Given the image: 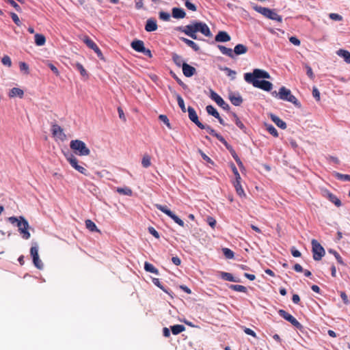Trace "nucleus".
I'll return each mask as SVG.
<instances>
[{
    "label": "nucleus",
    "mask_w": 350,
    "mask_h": 350,
    "mask_svg": "<svg viewBox=\"0 0 350 350\" xmlns=\"http://www.w3.org/2000/svg\"><path fill=\"white\" fill-rule=\"evenodd\" d=\"M83 41L90 49H92L96 53L97 56L100 59H105L102 51L91 38H90L88 36H85L83 38Z\"/></svg>",
    "instance_id": "nucleus-11"
},
{
    "label": "nucleus",
    "mask_w": 350,
    "mask_h": 350,
    "mask_svg": "<svg viewBox=\"0 0 350 350\" xmlns=\"http://www.w3.org/2000/svg\"><path fill=\"white\" fill-rule=\"evenodd\" d=\"M243 332L247 334V335H250V336H253L254 338H257V336L256 334V333L254 332V331H253L252 329H251L250 328H248V327H243Z\"/></svg>",
    "instance_id": "nucleus-62"
},
{
    "label": "nucleus",
    "mask_w": 350,
    "mask_h": 350,
    "mask_svg": "<svg viewBox=\"0 0 350 350\" xmlns=\"http://www.w3.org/2000/svg\"><path fill=\"white\" fill-rule=\"evenodd\" d=\"M217 139L226 147L229 152H230V150H234V148L230 145L228 144L226 140L221 135H220V137Z\"/></svg>",
    "instance_id": "nucleus-59"
},
{
    "label": "nucleus",
    "mask_w": 350,
    "mask_h": 350,
    "mask_svg": "<svg viewBox=\"0 0 350 350\" xmlns=\"http://www.w3.org/2000/svg\"><path fill=\"white\" fill-rule=\"evenodd\" d=\"M271 76L268 72L264 70L255 68L252 72H246L244 74L245 81L252 84L254 88L261 89L265 91H270L273 88V84L265 80L260 79H270Z\"/></svg>",
    "instance_id": "nucleus-1"
},
{
    "label": "nucleus",
    "mask_w": 350,
    "mask_h": 350,
    "mask_svg": "<svg viewBox=\"0 0 350 350\" xmlns=\"http://www.w3.org/2000/svg\"><path fill=\"white\" fill-rule=\"evenodd\" d=\"M159 18L163 21H167L170 18V15L167 12L161 11L159 12Z\"/></svg>",
    "instance_id": "nucleus-53"
},
{
    "label": "nucleus",
    "mask_w": 350,
    "mask_h": 350,
    "mask_svg": "<svg viewBox=\"0 0 350 350\" xmlns=\"http://www.w3.org/2000/svg\"><path fill=\"white\" fill-rule=\"evenodd\" d=\"M116 191L120 194L129 196H131L133 193L132 190L129 187H124V188L118 187L116 189Z\"/></svg>",
    "instance_id": "nucleus-40"
},
{
    "label": "nucleus",
    "mask_w": 350,
    "mask_h": 350,
    "mask_svg": "<svg viewBox=\"0 0 350 350\" xmlns=\"http://www.w3.org/2000/svg\"><path fill=\"white\" fill-rule=\"evenodd\" d=\"M20 70L25 73L29 74V66L25 62H21L19 64Z\"/></svg>",
    "instance_id": "nucleus-63"
},
{
    "label": "nucleus",
    "mask_w": 350,
    "mask_h": 350,
    "mask_svg": "<svg viewBox=\"0 0 350 350\" xmlns=\"http://www.w3.org/2000/svg\"><path fill=\"white\" fill-rule=\"evenodd\" d=\"M222 70L225 71L226 75L231 77V79H235V76H236V71L234 70H231L230 68H228V67H225L224 68L221 69Z\"/></svg>",
    "instance_id": "nucleus-45"
},
{
    "label": "nucleus",
    "mask_w": 350,
    "mask_h": 350,
    "mask_svg": "<svg viewBox=\"0 0 350 350\" xmlns=\"http://www.w3.org/2000/svg\"><path fill=\"white\" fill-rule=\"evenodd\" d=\"M46 42V38L44 35L36 33L35 35V43L37 46H43Z\"/></svg>",
    "instance_id": "nucleus-31"
},
{
    "label": "nucleus",
    "mask_w": 350,
    "mask_h": 350,
    "mask_svg": "<svg viewBox=\"0 0 350 350\" xmlns=\"http://www.w3.org/2000/svg\"><path fill=\"white\" fill-rule=\"evenodd\" d=\"M75 68L79 71L81 76L88 78V74L81 64L76 63Z\"/></svg>",
    "instance_id": "nucleus-44"
},
{
    "label": "nucleus",
    "mask_w": 350,
    "mask_h": 350,
    "mask_svg": "<svg viewBox=\"0 0 350 350\" xmlns=\"http://www.w3.org/2000/svg\"><path fill=\"white\" fill-rule=\"evenodd\" d=\"M272 94H275V95L277 96H278V98L280 99L292 103L295 106L300 105V104H299L298 100L296 98V97L291 94V90L286 88L284 86L281 87L279 89L278 93H277L276 92H274Z\"/></svg>",
    "instance_id": "nucleus-6"
},
{
    "label": "nucleus",
    "mask_w": 350,
    "mask_h": 350,
    "mask_svg": "<svg viewBox=\"0 0 350 350\" xmlns=\"http://www.w3.org/2000/svg\"><path fill=\"white\" fill-rule=\"evenodd\" d=\"M8 221L12 224H16L18 232L21 234L22 237L24 239H29L31 237V234L28 231V229L29 228V225L27 219L23 216H20L18 217L12 216L8 218Z\"/></svg>",
    "instance_id": "nucleus-3"
},
{
    "label": "nucleus",
    "mask_w": 350,
    "mask_h": 350,
    "mask_svg": "<svg viewBox=\"0 0 350 350\" xmlns=\"http://www.w3.org/2000/svg\"><path fill=\"white\" fill-rule=\"evenodd\" d=\"M217 139L226 147L229 152H230V150H234V148L230 145L228 144L226 140L221 135H220V137Z\"/></svg>",
    "instance_id": "nucleus-60"
},
{
    "label": "nucleus",
    "mask_w": 350,
    "mask_h": 350,
    "mask_svg": "<svg viewBox=\"0 0 350 350\" xmlns=\"http://www.w3.org/2000/svg\"><path fill=\"white\" fill-rule=\"evenodd\" d=\"M207 224L213 228L214 229L215 228L217 221L215 219L211 216L207 217L206 219Z\"/></svg>",
    "instance_id": "nucleus-49"
},
{
    "label": "nucleus",
    "mask_w": 350,
    "mask_h": 350,
    "mask_svg": "<svg viewBox=\"0 0 350 350\" xmlns=\"http://www.w3.org/2000/svg\"><path fill=\"white\" fill-rule=\"evenodd\" d=\"M217 139L226 147L229 152H230V150H234V148L230 145L228 144L226 140L221 135H220V137Z\"/></svg>",
    "instance_id": "nucleus-58"
},
{
    "label": "nucleus",
    "mask_w": 350,
    "mask_h": 350,
    "mask_svg": "<svg viewBox=\"0 0 350 350\" xmlns=\"http://www.w3.org/2000/svg\"><path fill=\"white\" fill-rule=\"evenodd\" d=\"M66 159L70 164V165L75 168L76 170H77L79 172L86 175L87 174V170L79 165L77 159L72 154H68L66 155Z\"/></svg>",
    "instance_id": "nucleus-12"
},
{
    "label": "nucleus",
    "mask_w": 350,
    "mask_h": 350,
    "mask_svg": "<svg viewBox=\"0 0 350 350\" xmlns=\"http://www.w3.org/2000/svg\"><path fill=\"white\" fill-rule=\"evenodd\" d=\"M201 129H206L207 131V132L215 137L217 139H218L219 137H220V134L217 133L213 129H212L210 126H208V125H204V127L203 128H200Z\"/></svg>",
    "instance_id": "nucleus-43"
},
{
    "label": "nucleus",
    "mask_w": 350,
    "mask_h": 350,
    "mask_svg": "<svg viewBox=\"0 0 350 350\" xmlns=\"http://www.w3.org/2000/svg\"><path fill=\"white\" fill-rule=\"evenodd\" d=\"M329 253H331V254H332L335 256V258H336V259L337 262H338L339 264H340V265H344V262H343V260H342V257L340 256V254H339L336 251H335V250H329Z\"/></svg>",
    "instance_id": "nucleus-47"
},
{
    "label": "nucleus",
    "mask_w": 350,
    "mask_h": 350,
    "mask_svg": "<svg viewBox=\"0 0 350 350\" xmlns=\"http://www.w3.org/2000/svg\"><path fill=\"white\" fill-rule=\"evenodd\" d=\"M174 95L175 96V97L177 100V102H178V105L180 107V108L181 109L183 113H185L186 107L185 105V102H184L183 98L181 97V96L180 94H177L176 92H174Z\"/></svg>",
    "instance_id": "nucleus-29"
},
{
    "label": "nucleus",
    "mask_w": 350,
    "mask_h": 350,
    "mask_svg": "<svg viewBox=\"0 0 350 350\" xmlns=\"http://www.w3.org/2000/svg\"><path fill=\"white\" fill-rule=\"evenodd\" d=\"M232 116L234 118V121L236 124V125L241 129L242 130L244 133H246V127L245 126V125L243 124V123L240 120V119L239 118V117L237 116V115L235 113H232Z\"/></svg>",
    "instance_id": "nucleus-32"
},
{
    "label": "nucleus",
    "mask_w": 350,
    "mask_h": 350,
    "mask_svg": "<svg viewBox=\"0 0 350 350\" xmlns=\"http://www.w3.org/2000/svg\"><path fill=\"white\" fill-rule=\"evenodd\" d=\"M206 110L209 115L213 116L215 118H219V113L213 106L211 105L206 106Z\"/></svg>",
    "instance_id": "nucleus-38"
},
{
    "label": "nucleus",
    "mask_w": 350,
    "mask_h": 350,
    "mask_svg": "<svg viewBox=\"0 0 350 350\" xmlns=\"http://www.w3.org/2000/svg\"><path fill=\"white\" fill-rule=\"evenodd\" d=\"M172 60L174 62V64L178 67H180V66L183 67V64H185L183 62L182 57L176 53H174L172 55Z\"/></svg>",
    "instance_id": "nucleus-34"
},
{
    "label": "nucleus",
    "mask_w": 350,
    "mask_h": 350,
    "mask_svg": "<svg viewBox=\"0 0 350 350\" xmlns=\"http://www.w3.org/2000/svg\"><path fill=\"white\" fill-rule=\"evenodd\" d=\"M230 152L232 157L234 158V159L237 162V163L238 164V165L239 167H243V163L241 161V159L239 157V156L237 155V154L236 153L235 150H230Z\"/></svg>",
    "instance_id": "nucleus-46"
},
{
    "label": "nucleus",
    "mask_w": 350,
    "mask_h": 350,
    "mask_svg": "<svg viewBox=\"0 0 350 350\" xmlns=\"http://www.w3.org/2000/svg\"><path fill=\"white\" fill-rule=\"evenodd\" d=\"M248 49L247 47L243 44H238L234 46V49L233 50L234 55H240L245 54L247 52Z\"/></svg>",
    "instance_id": "nucleus-19"
},
{
    "label": "nucleus",
    "mask_w": 350,
    "mask_h": 350,
    "mask_svg": "<svg viewBox=\"0 0 350 350\" xmlns=\"http://www.w3.org/2000/svg\"><path fill=\"white\" fill-rule=\"evenodd\" d=\"M178 29L194 40L198 39L197 32H200L206 37L210 38L212 36V33L208 25L201 21H192L190 24L185 27H180Z\"/></svg>",
    "instance_id": "nucleus-2"
},
{
    "label": "nucleus",
    "mask_w": 350,
    "mask_h": 350,
    "mask_svg": "<svg viewBox=\"0 0 350 350\" xmlns=\"http://www.w3.org/2000/svg\"><path fill=\"white\" fill-rule=\"evenodd\" d=\"M185 5L188 10H190L193 12H195L197 10L196 6L193 3L190 2L189 0H186Z\"/></svg>",
    "instance_id": "nucleus-54"
},
{
    "label": "nucleus",
    "mask_w": 350,
    "mask_h": 350,
    "mask_svg": "<svg viewBox=\"0 0 350 350\" xmlns=\"http://www.w3.org/2000/svg\"><path fill=\"white\" fill-rule=\"evenodd\" d=\"M217 139L226 147L229 152H230V150H234V148L230 145L228 144L226 140L221 135H220V137Z\"/></svg>",
    "instance_id": "nucleus-57"
},
{
    "label": "nucleus",
    "mask_w": 350,
    "mask_h": 350,
    "mask_svg": "<svg viewBox=\"0 0 350 350\" xmlns=\"http://www.w3.org/2000/svg\"><path fill=\"white\" fill-rule=\"evenodd\" d=\"M265 126L266 129L267 130V131L271 135H272L275 137H278V131L275 129V128L272 124H265Z\"/></svg>",
    "instance_id": "nucleus-41"
},
{
    "label": "nucleus",
    "mask_w": 350,
    "mask_h": 350,
    "mask_svg": "<svg viewBox=\"0 0 350 350\" xmlns=\"http://www.w3.org/2000/svg\"><path fill=\"white\" fill-rule=\"evenodd\" d=\"M186 13L182 8H174L172 9V16L174 18H183L185 17Z\"/></svg>",
    "instance_id": "nucleus-23"
},
{
    "label": "nucleus",
    "mask_w": 350,
    "mask_h": 350,
    "mask_svg": "<svg viewBox=\"0 0 350 350\" xmlns=\"http://www.w3.org/2000/svg\"><path fill=\"white\" fill-rule=\"evenodd\" d=\"M185 327L183 325H175L171 327L172 332L174 335H177L185 331Z\"/></svg>",
    "instance_id": "nucleus-37"
},
{
    "label": "nucleus",
    "mask_w": 350,
    "mask_h": 350,
    "mask_svg": "<svg viewBox=\"0 0 350 350\" xmlns=\"http://www.w3.org/2000/svg\"><path fill=\"white\" fill-rule=\"evenodd\" d=\"M218 48L222 54L226 55L231 58H234V53L232 49L227 48L223 45H218Z\"/></svg>",
    "instance_id": "nucleus-28"
},
{
    "label": "nucleus",
    "mask_w": 350,
    "mask_h": 350,
    "mask_svg": "<svg viewBox=\"0 0 350 350\" xmlns=\"http://www.w3.org/2000/svg\"><path fill=\"white\" fill-rule=\"evenodd\" d=\"M216 42H228L230 40V36L226 31H219L215 38Z\"/></svg>",
    "instance_id": "nucleus-18"
},
{
    "label": "nucleus",
    "mask_w": 350,
    "mask_h": 350,
    "mask_svg": "<svg viewBox=\"0 0 350 350\" xmlns=\"http://www.w3.org/2000/svg\"><path fill=\"white\" fill-rule=\"evenodd\" d=\"M217 139L226 147L229 152H230V150H234V148L230 145L228 144L226 140L221 135H220V137Z\"/></svg>",
    "instance_id": "nucleus-61"
},
{
    "label": "nucleus",
    "mask_w": 350,
    "mask_h": 350,
    "mask_svg": "<svg viewBox=\"0 0 350 350\" xmlns=\"http://www.w3.org/2000/svg\"><path fill=\"white\" fill-rule=\"evenodd\" d=\"M325 193L328 200L334 203L337 207H340L342 205L340 199H338L334 194L332 193L329 191H326Z\"/></svg>",
    "instance_id": "nucleus-22"
},
{
    "label": "nucleus",
    "mask_w": 350,
    "mask_h": 350,
    "mask_svg": "<svg viewBox=\"0 0 350 350\" xmlns=\"http://www.w3.org/2000/svg\"><path fill=\"white\" fill-rule=\"evenodd\" d=\"M5 1L10 5H11L17 12L21 11V7L14 0H5Z\"/></svg>",
    "instance_id": "nucleus-55"
},
{
    "label": "nucleus",
    "mask_w": 350,
    "mask_h": 350,
    "mask_svg": "<svg viewBox=\"0 0 350 350\" xmlns=\"http://www.w3.org/2000/svg\"><path fill=\"white\" fill-rule=\"evenodd\" d=\"M142 165L144 167L148 168L151 165V157L148 154H144L142 160Z\"/></svg>",
    "instance_id": "nucleus-36"
},
{
    "label": "nucleus",
    "mask_w": 350,
    "mask_h": 350,
    "mask_svg": "<svg viewBox=\"0 0 350 350\" xmlns=\"http://www.w3.org/2000/svg\"><path fill=\"white\" fill-rule=\"evenodd\" d=\"M144 269L148 272H150L157 275L159 274L158 269L156 267H154L153 265L148 262H146L144 263Z\"/></svg>",
    "instance_id": "nucleus-33"
},
{
    "label": "nucleus",
    "mask_w": 350,
    "mask_h": 350,
    "mask_svg": "<svg viewBox=\"0 0 350 350\" xmlns=\"http://www.w3.org/2000/svg\"><path fill=\"white\" fill-rule=\"evenodd\" d=\"M336 53L338 56L342 57L347 64H350V52L345 49H339Z\"/></svg>",
    "instance_id": "nucleus-25"
},
{
    "label": "nucleus",
    "mask_w": 350,
    "mask_h": 350,
    "mask_svg": "<svg viewBox=\"0 0 350 350\" xmlns=\"http://www.w3.org/2000/svg\"><path fill=\"white\" fill-rule=\"evenodd\" d=\"M30 254L32 257L34 266L38 269H42L44 265L42 260L40 259L38 254V245L36 243H32V246L30 248Z\"/></svg>",
    "instance_id": "nucleus-8"
},
{
    "label": "nucleus",
    "mask_w": 350,
    "mask_h": 350,
    "mask_svg": "<svg viewBox=\"0 0 350 350\" xmlns=\"http://www.w3.org/2000/svg\"><path fill=\"white\" fill-rule=\"evenodd\" d=\"M253 9L269 19L278 21L279 23H282V16L278 15L273 10L257 5H254Z\"/></svg>",
    "instance_id": "nucleus-5"
},
{
    "label": "nucleus",
    "mask_w": 350,
    "mask_h": 350,
    "mask_svg": "<svg viewBox=\"0 0 350 350\" xmlns=\"http://www.w3.org/2000/svg\"><path fill=\"white\" fill-rule=\"evenodd\" d=\"M311 244L314 260H320L325 254L324 248L315 239L312 240Z\"/></svg>",
    "instance_id": "nucleus-9"
},
{
    "label": "nucleus",
    "mask_w": 350,
    "mask_h": 350,
    "mask_svg": "<svg viewBox=\"0 0 350 350\" xmlns=\"http://www.w3.org/2000/svg\"><path fill=\"white\" fill-rule=\"evenodd\" d=\"M70 147L76 154L79 156H88L90 153V150L85 144L79 139L72 140L70 143Z\"/></svg>",
    "instance_id": "nucleus-4"
},
{
    "label": "nucleus",
    "mask_w": 350,
    "mask_h": 350,
    "mask_svg": "<svg viewBox=\"0 0 350 350\" xmlns=\"http://www.w3.org/2000/svg\"><path fill=\"white\" fill-rule=\"evenodd\" d=\"M336 176L343 181H350V175L336 173Z\"/></svg>",
    "instance_id": "nucleus-52"
},
{
    "label": "nucleus",
    "mask_w": 350,
    "mask_h": 350,
    "mask_svg": "<svg viewBox=\"0 0 350 350\" xmlns=\"http://www.w3.org/2000/svg\"><path fill=\"white\" fill-rule=\"evenodd\" d=\"M182 68L183 75L187 77H192L196 72V70L194 67L189 65L187 63L183 64Z\"/></svg>",
    "instance_id": "nucleus-16"
},
{
    "label": "nucleus",
    "mask_w": 350,
    "mask_h": 350,
    "mask_svg": "<svg viewBox=\"0 0 350 350\" xmlns=\"http://www.w3.org/2000/svg\"><path fill=\"white\" fill-rule=\"evenodd\" d=\"M10 16H11L12 19L13 20V21L17 26L21 25V22L19 19V17L18 16V15L16 13L11 12Z\"/></svg>",
    "instance_id": "nucleus-51"
},
{
    "label": "nucleus",
    "mask_w": 350,
    "mask_h": 350,
    "mask_svg": "<svg viewBox=\"0 0 350 350\" xmlns=\"http://www.w3.org/2000/svg\"><path fill=\"white\" fill-rule=\"evenodd\" d=\"M305 68L306 69V74L309 77V78L311 79H314V75L313 73L312 68L310 66H308V64L305 65Z\"/></svg>",
    "instance_id": "nucleus-56"
},
{
    "label": "nucleus",
    "mask_w": 350,
    "mask_h": 350,
    "mask_svg": "<svg viewBox=\"0 0 350 350\" xmlns=\"http://www.w3.org/2000/svg\"><path fill=\"white\" fill-rule=\"evenodd\" d=\"M229 99L232 105L240 106L243 103V98L240 95H230Z\"/></svg>",
    "instance_id": "nucleus-27"
},
{
    "label": "nucleus",
    "mask_w": 350,
    "mask_h": 350,
    "mask_svg": "<svg viewBox=\"0 0 350 350\" xmlns=\"http://www.w3.org/2000/svg\"><path fill=\"white\" fill-rule=\"evenodd\" d=\"M51 133L54 137L60 140H64L66 137L63 129L57 124H52Z\"/></svg>",
    "instance_id": "nucleus-14"
},
{
    "label": "nucleus",
    "mask_w": 350,
    "mask_h": 350,
    "mask_svg": "<svg viewBox=\"0 0 350 350\" xmlns=\"http://www.w3.org/2000/svg\"><path fill=\"white\" fill-rule=\"evenodd\" d=\"M24 95V92L23 90L18 88H13L10 90L9 92V96L12 98L15 96H18L19 98H23Z\"/></svg>",
    "instance_id": "nucleus-24"
},
{
    "label": "nucleus",
    "mask_w": 350,
    "mask_h": 350,
    "mask_svg": "<svg viewBox=\"0 0 350 350\" xmlns=\"http://www.w3.org/2000/svg\"><path fill=\"white\" fill-rule=\"evenodd\" d=\"M271 120L280 129H285L286 128V124L282 119H280L278 116L271 114L270 115Z\"/></svg>",
    "instance_id": "nucleus-20"
},
{
    "label": "nucleus",
    "mask_w": 350,
    "mask_h": 350,
    "mask_svg": "<svg viewBox=\"0 0 350 350\" xmlns=\"http://www.w3.org/2000/svg\"><path fill=\"white\" fill-rule=\"evenodd\" d=\"M85 226L90 230L91 232H100V230L97 228L94 222H93L90 219L85 220Z\"/></svg>",
    "instance_id": "nucleus-35"
},
{
    "label": "nucleus",
    "mask_w": 350,
    "mask_h": 350,
    "mask_svg": "<svg viewBox=\"0 0 350 350\" xmlns=\"http://www.w3.org/2000/svg\"><path fill=\"white\" fill-rule=\"evenodd\" d=\"M180 39L193 51L198 52L200 50L199 46L193 41L185 38H180Z\"/></svg>",
    "instance_id": "nucleus-26"
},
{
    "label": "nucleus",
    "mask_w": 350,
    "mask_h": 350,
    "mask_svg": "<svg viewBox=\"0 0 350 350\" xmlns=\"http://www.w3.org/2000/svg\"><path fill=\"white\" fill-rule=\"evenodd\" d=\"M157 21L154 18H149L147 20L146 25H145V30L148 32H151L156 31L157 29Z\"/></svg>",
    "instance_id": "nucleus-17"
},
{
    "label": "nucleus",
    "mask_w": 350,
    "mask_h": 350,
    "mask_svg": "<svg viewBox=\"0 0 350 350\" xmlns=\"http://www.w3.org/2000/svg\"><path fill=\"white\" fill-rule=\"evenodd\" d=\"M234 187L235 188L237 193L241 196H245V193L244 192L243 189L242 188L241 183H233Z\"/></svg>",
    "instance_id": "nucleus-42"
},
{
    "label": "nucleus",
    "mask_w": 350,
    "mask_h": 350,
    "mask_svg": "<svg viewBox=\"0 0 350 350\" xmlns=\"http://www.w3.org/2000/svg\"><path fill=\"white\" fill-rule=\"evenodd\" d=\"M329 18L334 21H340L342 20V16L336 13H331L329 15Z\"/></svg>",
    "instance_id": "nucleus-64"
},
{
    "label": "nucleus",
    "mask_w": 350,
    "mask_h": 350,
    "mask_svg": "<svg viewBox=\"0 0 350 350\" xmlns=\"http://www.w3.org/2000/svg\"><path fill=\"white\" fill-rule=\"evenodd\" d=\"M1 62L3 65L10 67L12 66V61L8 55H4L1 59Z\"/></svg>",
    "instance_id": "nucleus-50"
},
{
    "label": "nucleus",
    "mask_w": 350,
    "mask_h": 350,
    "mask_svg": "<svg viewBox=\"0 0 350 350\" xmlns=\"http://www.w3.org/2000/svg\"><path fill=\"white\" fill-rule=\"evenodd\" d=\"M278 314L298 329L301 330L303 328L302 325L293 316L284 310H279Z\"/></svg>",
    "instance_id": "nucleus-10"
},
{
    "label": "nucleus",
    "mask_w": 350,
    "mask_h": 350,
    "mask_svg": "<svg viewBox=\"0 0 350 350\" xmlns=\"http://www.w3.org/2000/svg\"><path fill=\"white\" fill-rule=\"evenodd\" d=\"M210 98L213 100L219 107L225 110H229L230 106L224 99L213 90H210Z\"/></svg>",
    "instance_id": "nucleus-13"
},
{
    "label": "nucleus",
    "mask_w": 350,
    "mask_h": 350,
    "mask_svg": "<svg viewBox=\"0 0 350 350\" xmlns=\"http://www.w3.org/2000/svg\"><path fill=\"white\" fill-rule=\"evenodd\" d=\"M229 288L234 291L242 292V293L247 292V288L244 286L239 285V284H230L229 286Z\"/></svg>",
    "instance_id": "nucleus-39"
},
{
    "label": "nucleus",
    "mask_w": 350,
    "mask_h": 350,
    "mask_svg": "<svg viewBox=\"0 0 350 350\" xmlns=\"http://www.w3.org/2000/svg\"><path fill=\"white\" fill-rule=\"evenodd\" d=\"M131 47L136 51L142 53L144 49V43L142 40H135L131 42Z\"/></svg>",
    "instance_id": "nucleus-21"
},
{
    "label": "nucleus",
    "mask_w": 350,
    "mask_h": 350,
    "mask_svg": "<svg viewBox=\"0 0 350 350\" xmlns=\"http://www.w3.org/2000/svg\"><path fill=\"white\" fill-rule=\"evenodd\" d=\"M154 206L158 210L166 214L168 217L173 219V221L176 224H177L180 226L183 227L185 226L184 221L178 216H176L172 211H170L167 206H163L159 204H156Z\"/></svg>",
    "instance_id": "nucleus-7"
},
{
    "label": "nucleus",
    "mask_w": 350,
    "mask_h": 350,
    "mask_svg": "<svg viewBox=\"0 0 350 350\" xmlns=\"http://www.w3.org/2000/svg\"><path fill=\"white\" fill-rule=\"evenodd\" d=\"M221 277L223 280L229 281V282H239V280H237L234 278V276L227 272H221Z\"/></svg>",
    "instance_id": "nucleus-30"
},
{
    "label": "nucleus",
    "mask_w": 350,
    "mask_h": 350,
    "mask_svg": "<svg viewBox=\"0 0 350 350\" xmlns=\"http://www.w3.org/2000/svg\"><path fill=\"white\" fill-rule=\"evenodd\" d=\"M187 111L190 120L195 123L199 128H203L204 124L199 121L198 116L195 109L192 107L189 106Z\"/></svg>",
    "instance_id": "nucleus-15"
},
{
    "label": "nucleus",
    "mask_w": 350,
    "mask_h": 350,
    "mask_svg": "<svg viewBox=\"0 0 350 350\" xmlns=\"http://www.w3.org/2000/svg\"><path fill=\"white\" fill-rule=\"evenodd\" d=\"M222 250L224 256L227 258L232 259L234 258V252L228 248H224Z\"/></svg>",
    "instance_id": "nucleus-48"
}]
</instances>
